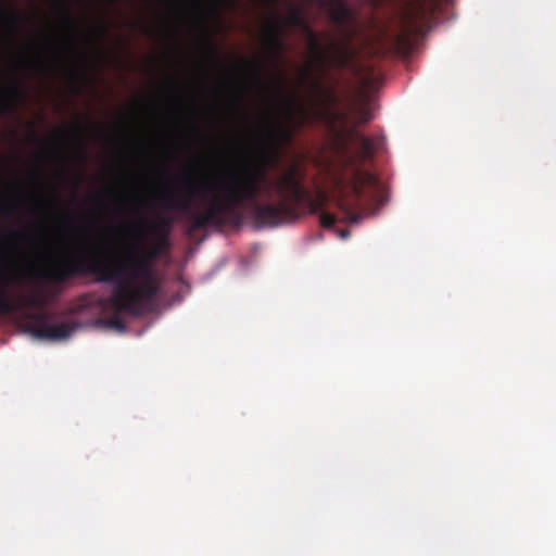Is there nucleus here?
Instances as JSON below:
<instances>
[{
  "instance_id": "nucleus-6",
  "label": "nucleus",
  "mask_w": 556,
  "mask_h": 556,
  "mask_svg": "<svg viewBox=\"0 0 556 556\" xmlns=\"http://www.w3.org/2000/svg\"><path fill=\"white\" fill-rule=\"evenodd\" d=\"M29 319V331L40 339H65L74 331V327L70 323L50 324L46 313L33 314Z\"/></svg>"
},
{
  "instance_id": "nucleus-19",
  "label": "nucleus",
  "mask_w": 556,
  "mask_h": 556,
  "mask_svg": "<svg viewBox=\"0 0 556 556\" xmlns=\"http://www.w3.org/2000/svg\"><path fill=\"white\" fill-rule=\"evenodd\" d=\"M64 21H65V23L67 24V26H68L70 30H71L72 33H76V30H77V25H76V23L74 22V20H73V17H72L71 13L68 12V10H65V11H64Z\"/></svg>"
},
{
  "instance_id": "nucleus-17",
  "label": "nucleus",
  "mask_w": 556,
  "mask_h": 556,
  "mask_svg": "<svg viewBox=\"0 0 556 556\" xmlns=\"http://www.w3.org/2000/svg\"><path fill=\"white\" fill-rule=\"evenodd\" d=\"M106 325L109 327L115 328L119 331L124 330V328H125L123 320L117 315H114L111 318H109L106 320Z\"/></svg>"
},
{
  "instance_id": "nucleus-15",
  "label": "nucleus",
  "mask_w": 556,
  "mask_h": 556,
  "mask_svg": "<svg viewBox=\"0 0 556 556\" xmlns=\"http://www.w3.org/2000/svg\"><path fill=\"white\" fill-rule=\"evenodd\" d=\"M336 222L337 217L331 213L323 211L319 214V223L325 228H331L336 224Z\"/></svg>"
},
{
  "instance_id": "nucleus-20",
  "label": "nucleus",
  "mask_w": 556,
  "mask_h": 556,
  "mask_svg": "<svg viewBox=\"0 0 556 556\" xmlns=\"http://www.w3.org/2000/svg\"><path fill=\"white\" fill-rule=\"evenodd\" d=\"M13 210V203L10 201H1L0 202V213L2 215H7L8 213L12 212Z\"/></svg>"
},
{
  "instance_id": "nucleus-18",
  "label": "nucleus",
  "mask_w": 556,
  "mask_h": 556,
  "mask_svg": "<svg viewBox=\"0 0 556 556\" xmlns=\"http://www.w3.org/2000/svg\"><path fill=\"white\" fill-rule=\"evenodd\" d=\"M205 46H206V49H207V52H208L210 56L214 61H219L218 51H217V48L215 47V45L211 40L207 39L205 41Z\"/></svg>"
},
{
  "instance_id": "nucleus-13",
  "label": "nucleus",
  "mask_w": 556,
  "mask_h": 556,
  "mask_svg": "<svg viewBox=\"0 0 556 556\" xmlns=\"http://www.w3.org/2000/svg\"><path fill=\"white\" fill-rule=\"evenodd\" d=\"M372 119V114L369 108L362 106L356 111V125L367 124Z\"/></svg>"
},
{
  "instance_id": "nucleus-26",
  "label": "nucleus",
  "mask_w": 556,
  "mask_h": 556,
  "mask_svg": "<svg viewBox=\"0 0 556 556\" xmlns=\"http://www.w3.org/2000/svg\"><path fill=\"white\" fill-rule=\"evenodd\" d=\"M38 201H39L40 203H43V202H45V199H43V198H38Z\"/></svg>"
},
{
  "instance_id": "nucleus-4",
  "label": "nucleus",
  "mask_w": 556,
  "mask_h": 556,
  "mask_svg": "<svg viewBox=\"0 0 556 556\" xmlns=\"http://www.w3.org/2000/svg\"><path fill=\"white\" fill-rule=\"evenodd\" d=\"M435 10L433 0H415L405 4L397 24V31L391 35V41L400 53H409L414 38L424 35Z\"/></svg>"
},
{
  "instance_id": "nucleus-12",
  "label": "nucleus",
  "mask_w": 556,
  "mask_h": 556,
  "mask_svg": "<svg viewBox=\"0 0 556 556\" xmlns=\"http://www.w3.org/2000/svg\"><path fill=\"white\" fill-rule=\"evenodd\" d=\"M5 238L7 241L13 245H16L17 243H29L33 239L29 232L25 229L10 230Z\"/></svg>"
},
{
  "instance_id": "nucleus-23",
  "label": "nucleus",
  "mask_w": 556,
  "mask_h": 556,
  "mask_svg": "<svg viewBox=\"0 0 556 556\" xmlns=\"http://www.w3.org/2000/svg\"><path fill=\"white\" fill-rule=\"evenodd\" d=\"M372 5H379L381 4L382 2H384L386 0H370Z\"/></svg>"
},
{
  "instance_id": "nucleus-3",
  "label": "nucleus",
  "mask_w": 556,
  "mask_h": 556,
  "mask_svg": "<svg viewBox=\"0 0 556 556\" xmlns=\"http://www.w3.org/2000/svg\"><path fill=\"white\" fill-rule=\"evenodd\" d=\"M280 21L285 26L286 34L290 27H299L306 31L308 36V48L313 54V63L321 73L330 68L345 70L353 65L356 50L351 45V36L341 43L331 41L330 48L332 52L329 53L323 48L316 34L306 23L301 8L292 7L287 18L283 20L280 17Z\"/></svg>"
},
{
  "instance_id": "nucleus-16",
  "label": "nucleus",
  "mask_w": 556,
  "mask_h": 556,
  "mask_svg": "<svg viewBox=\"0 0 556 556\" xmlns=\"http://www.w3.org/2000/svg\"><path fill=\"white\" fill-rule=\"evenodd\" d=\"M242 63L247 66H249L253 73V76L255 77V79L257 81H261V64L260 62L255 61V60H248V59H242L241 60Z\"/></svg>"
},
{
  "instance_id": "nucleus-5",
  "label": "nucleus",
  "mask_w": 556,
  "mask_h": 556,
  "mask_svg": "<svg viewBox=\"0 0 556 556\" xmlns=\"http://www.w3.org/2000/svg\"><path fill=\"white\" fill-rule=\"evenodd\" d=\"M18 280L16 274L0 275V316L12 314L22 307H36L41 305V299L37 294L14 295L9 287Z\"/></svg>"
},
{
  "instance_id": "nucleus-27",
  "label": "nucleus",
  "mask_w": 556,
  "mask_h": 556,
  "mask_svg": "<svg viewBox=\"0 0 556 556\" xmlns=\"http://www.w3.org/2000/svg\"><path fill=\"white\" fill-rule=\"evenodd\" d=\"M118 0H110L111 3H115L117 2Z\"/></svg>"
},
{
  "instance_id": "nucleus-25",
  "label": "nucleus",
  "mask_w": 556,
  "mask_h": 556,
  "mask_svg": "<svg viewBox=\"0 0 556 556\" xmlns=\"http://www.w3.org/2000/svg\"><path fill=\"white\" fill-rule=\"evenodd\" d=\"M355 193H356L357 198H359V197H361V190H359V188L355 187Z\"/></svg>"
},
{
  "instance_id": "nucleus-14",
  "label": "nucleus",
  "mask_w": 556,
  "mask_h": 556,
  "mask_svg": "<svg viewBox=\"0 0 556 556\" xmlns=\"http://www.w3.org/2000/svg\"><path fill=\"white\" fill-rule=\"evenodd\" d=\"M170 224H172L170 218H161L156 224L153 225V228L156 231L163 233L164 236H167L168 231H169ZM143 225L152 227V225L149 224L146 219L143 220Z\"/></svg>"
},
{
  "instance_id": "nucleus-24",
  "label": "nucleus",
  "mask_w": 556,
  "mask_h": 556,
  "mask_svg": "<svg viewBox=\"0 0 556 556\" xmlns=\"http://www.w3.org/2000/svg\"><path fill=\"white\" fill-rule=\"evenodd\" d=\"M11 21H12L14 24H16V23H17V21H18L17 15H16V14H12V16H11Z\"/></svg>"
},
{
  "instance_id": "nucleus-7",
  "label": "nucleus",
  "mask_w": 556,
  "mask_h": 556,
  "mask_svg": "<svg viewBox=\"0 0 556 556\" xmlns=\"http://www.w3.org/2000/svg\"><path fill=\"white\" fill-rule=\"evenodd\" d=\"M285 26L277 14L271 15L264 29V43L274 56H280L286 51Z\"/></svg>"
},
{
  "instance_id": "nucleus-2",
  "label": "nucleus",
  "mask_w": 556,
  "mask_h": 556,
  "mask_svg": "<svg viewBox=\"0 0 556 556\" xmlns=\"http://www.w3.org/2000/svg\"><path fill=\"white\" fill-rule=\"evenodd\" d=\"M157 247L129 252L113 261L92 253L89 257L62 258L37 271L36 277L48 283H62L70 278L90 274L98 282L113 285L110 303L118 313L139 316L151 312L160 292V280L153 269Z\"/></svg>"
},
{
  "instance_id": "nucleus-1",
  "label": "nucleus",
  "mask_w": 556,
  "mask_h": 556,
  "mask_svg": "<svg viewBox=\"0 0 556 556\" xmlns=\"http://www.w3.org/2000/svg\"><path fill=\"white\" fill-rule=\"evenodd\" d=\"M296 109L295 116L288 106L285 121L268 128L262 166L229 172L226 184L218 186L203 175L197 182L184 175L180 189L161 194L163 206L188 215L193 230L240 225L242 216L238 207L245 204L251 206L257 224L269 227L296 220L300 205H307L312 214H317L326 197L313 199L299 164H292L273 178L266 175V167L278 161L281 150L292 144L295 132L311 118L304 105L299 104Z\"/></svg>"
},
{
  "instance_id": "nucleus-22",
  "label": "nucleus",
  "mask_w": 556,
  "mask_h": 556,
  "mask_svg": "<svg viewBox=\"0 0 556 556\" xmlns=\"http://www.w3.org/2000/svg\"><path fill=\"white\" fill-rule=\"evenodd\" d=\"M106 34H108V28H106V27H101V28L99 29V36H100L102 39H103V38H105Z\"/></svg>"
},
{
  "instance_id": "nucleus-8",
  "label": "nucleus",
  "mask_w": 556,
  "mask_h": 556,
  "mask_svg": "<svg viewBox=\"0 0 556 556\" xmlns=\"http://www.w3.org/2000/svg\"><path fill=\"white\" fill-rule=\"evenodd\" d=\"M340 136L344 147L349 144L356 147L358 156L362 160H368L374 156L377 149L376 141L361 134L355 126L342 129Z\"/></svg>"
},
{
  "instance_id": "nucleus-9",
  "label": "nucleus",
  "mask_w": 556,
  "mask_h": 556,
  "mask_svg": "<svg viewBox=\"0 0 556 556\" xmlns=\"http://www.w3.org/2000/svg\"><path fill=\"white\" fill-rule=\"evenodd\" d=\"M312 88L315 96V102L318 109L328 114L329 111L338 104L339 98L332 87H327L324 84L321 77H316L313 79Z\"/></svg>"
},
{
  "instance_id": "nucleus-21",
  "label": "nucleus",
  "mask_w": 556,
  "mask_h": 556,
  "mask_svg": "<svg viewBox=\"0 0 556 556\" xmlns=\"http://www.w3.org/2000/svg\"><path fill=\"white\" fill-rule=\"evenodd\" d=\"M73 132H74L77 137L81 138V137L84 136V134H85V127H84L83 125H80V124H76V125L74 126V128H73Z\"/></svg>"
},
{
  "instance_id": "nucleus-10",
  "label": "nucleus",
  "mask_w": 556,
  "mask_h": 556,
  "mask_svg": "<svg viewBox=\"0 0 556 556\" xmlns=\"http://www.w3.org/2000/svg\"><path fill=\"white\" fill-rule=\"evenodd\" d=\"M23 99L24 92L20 84L12 81L5 91H0V115L15 111Z\"/></svg>"
},
{
  "instance_id": "nucleus-11",
  "label": "nucleus",
  "mask_w": 556,
  "mask_h": 556,
  "mask_svg": "<svg viewBox=\"0 0 556 556\" xmlns=\"http://www.w3.org/2000/svg\"><path fill=\"white\" fill-rule=\"evenodd\" d=\"M352 17L351 10L342 1H336L332 5L331 18L339 25H346Z\"/></svg>"
}]
</instances>
